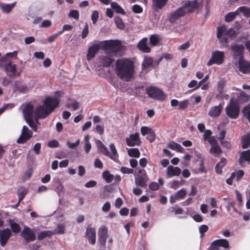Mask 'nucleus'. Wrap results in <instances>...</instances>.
I'll return each mask as SVG.
<instances>
[{"mask_svg": "<svg viewBox=\"0 0 250 250\" xmlns=\"http://www.w3.org/2000/svg\"><path fill=\"white\" fill-rule=\"evenodd\" d=\"M135 184L138 186L144 188L146 186V182L142 176H139L135 180Z\"/></svg>", "mask_w": 250, "mask_h": 250, "instance_id": "obj_42", "label": "nucleus"}, {"mask_svg": "<svg viewBox=\"0 0 250 250\" xmlns=\"http://www.w3.org/2000/svg\"><path fill=\"white\" fill-rule=\"evenodd\" d=\"M109 147L111 151V153H110L109 158L115 161H116L118 159L119 155L115 146L113 143H112L110 144Z\"/></svg>", "mask_w": 250, "mask_h": 250, "instance_id": "obj_33", "label": "nucleus"}, {"mask_svg": "<svg viewBox=\"0 0 250 250\" xmlns=\"http://www.w3.org/2000/svg\"><path fill=\"white\" fill-rule=\"evenodd\" d=\"M99 12L97 10H95L93 12L91 18L93 24L96 23L99 17Z\"/></svg>", "mask_w": 250, "mask_h": 250, "instance_id": "obj_51", "label": "nucleus"}, {"mask_svg": "<svg viewBox=\"0 0 250 250\" xmlns=\"http://www.w3.org/2000/svg\"><path fill=\"white\" fill-rule=\"evenodd\" d=\"M208 229V227L206 225H202L199 227V232L201 234V236L203 237L204 233Z\"/></svg>", "mask_w": 250, "mask_h": 250, "instance_id": "obj_58", "label": "nucleus"}, {"mask_svg": "<svg viewBox=\"0 0 250 250\" xmlns=\"http://www.w3.org/2000/svg\"><path fill=\"white\" fill-rule=\"evenodd\" d=\"M109 237L107 227L102 225L98 231V244L100 250H105V243Z\"/></svg>", "mask_w": 250, "mask_h": 250, "instance_id": "obj_4", "label": "nucleus"}, {"mask_svg": "<svg viewBox=\"0 0 250 250\" xmlns=\"http://www.w3.org/2000/svg\"><path fill=\"white\" fill-rule=\"evenodd\" d=\"M153 62V59L151 57H145L142 64L143 69H147L150 67Z\"/></svg>", "mask_w": 250, "mask_h": 250, "instance_id": "obj_31", "label": "nucleus"}, {"mask_svg": "<svg viewBox=\"0 0 250 250\" xmlns=\"http://www.w3.org/2000/svg\"><path fill=\"white\" fill-rule=\"evenodd\" d=\"M238 9L239 12L243 13L244 16L250 18V7L243 6L239 7Z\"/></svg>", "mask_w": 250, "mask_h": 250, "instance_id": "obj_46", "label": "nucleus"}, {"mask_svg": "<svg viewBox=\"0 0 250 250\" xmlns=\"http://www.w3.org/2000/svg\"><path fill=\"white\" fill-rule=\"evenodd\" d=\"M32 137V132L26 126L22 127L21 135L17 141L18 144H24Z\"/></svg>", "mask_w": 250, "mask_h": 250, "instance_id": "obj_11", "label": "nucleus"}, {"mask_svg": "<svg viewBox=\"0 0 250 250\" xmlns=\"http://www.w3.org/2000/svg\"><path fill=\"white\" fill-rule=\"evenodd\" d=\"M47 115V97L43 100L42 105L38 106L35 111V118L38 123V119L45 118Z\"/></svg>", "mask_w": 250, "mask_h": 250, "instance_id": "obj_10", "label": "nucleus"}, {"mask_svg": "<svg viewBox=\"0 0 250 250\" xmlns=\"http://www.w3.org/2000/svg\"><path fill=\"white\" fill-rule=\"evenodd\" d=\"M238 14V9L234 12H229L225 16V21L229 22L232 21Z\"/></svg>", "mask_w": 250, "mask_h": 250, "instance_id": "obj_41", "label": "nucleus"}, {"mask_svg": "<svg viewBox=\"0 0 250 250\" xmlns=\"http://www.w3.org/2000/svg\"><path fill=\"white\" fill-rule=\"evenodd\" d=\"M10 227L12 231L15 233H18L20 232L21 228L19 224L15 222L12 220H9Z\"/></svg>", "mask_w": 250, "mask_h": 250, "instance_id": "obj_39", "label": "nucleus"}, {"mask_svg": "<svg viewBox=\"0 0 250 250\" xmlns=\"http://www.w3.org/2000/svg\"><path fill=\"white\" fill-rule=\"evenodd\" d=\"M209 152L216 156L220 155L222 153V150L218 144L211 146Z\"/></svg>", "mask_w": 250, "mask_h": 250, "instance_id": "obj_40", "label": "nucleus"}, {"mask_svg": "<svg viewBox=\"0 0 250 250\" xmlns=\"http://www.w3.org/2000/svg\"><path fill=\"white\" fill-rule=\"evenodd\" d=\"M115 23L117 27L121 30L125 29V25L121 18L119 17H115L114 19Z\"/></svg>", "mask_w": 250, "mask_h": 250, "instance_id": "obj_45", "label": "nucleus"}, {"mask_svg": "<svg viewBox=\"0 0 250 250\" xmlns=\"http://www.w3.org/2000/svg\"><path fill=\"white\" fill-rule=\"evenodd\" d=\"M242 112L244 115L247 118L250 123V104L243 108Z\"/></svg>", "mask_w": 250, "mask_h": 250, "instance_id": "obj_49", "label": "nucleus"}, {"mask_svg": "<svg viewBox=\"0 0 250 250\" xmlns=\"http://www.w3.org/2000/svg\"><path fill=\"white\" fill-rule=\"evenodd\" d=\"M80 142V140L78 139L75 143H70V142H67V145L69 148L71 149H75L79 145Z\"/></svg>", "mask_w": 250, "mask_h": 250, "instance_id": "obj_57", "label": "nucleus"}, {"mask_svg": "<svg viewBox=\"0 0 250 250\" xmlns=\"http://www.w3.org/2000/svg\"><path fill=\"white\" fill-rule=\"evenodd\" d=\"M132 11L136 14H140L143 11V8L138 4H135L132 6Z\"/></svg>", "mask_w": 250, "mask_h": 250, "instance_id": "obj_56", "label": "nucleus"}, {"mask_svg": "<svg viewBox=\"0 0 250 250\" xmlns=\"http://www.w3.org/2000/svg\"><path fill=\"white\" fill-rule=\"evenodd\" d=\"M168 147L172 150H176L179 152H183L184 151V148L181 145L173 141H170L169 143Z\"/></svg>", "mask_w": 250, "mask_h": 250, "instance_id": "obj_34", "label": "nucleus"}, {"mask_svg": "<svg viewBox=\"0 0 250 250\" xmlns=\"http://www.w3.org/2000/svg\"><path fill=\"white\" fill-rule=\"evenodd\" d=\"M68 16L69 17L78 20L79 18V12L78 10H72L70 11Z\"/></svg>", "mask_w": 250, "mask_h": 250, "instance_id": "obj_53", "label": "nucleus"}, {"mask_svg": "<svg viewBox=\"0 0 250 250\" xmlns=\"http://www.w3.org/2000/svg\"><path fill=\"white\" fill-rule=\"evenodd\" d=\"M227 159L224 157H222L220 161L218 162L215 166V172L219 174L222 173V168L227 164Z\"/></svg>", "mask_w": 250, "mask_h": 250, "instance_id": "obj_27", "label": "nucleus"}, {"mask_svg": "<svg viewBox=\"0 0 250 250\" xmlns=\"http://www.w3.org/2000/svg\"><path fill=\"white\" fill-rule=\"evenodd\" d=\"M102 177L107 183H110L114 178V176L110 174L108 170L104 171L102 173Z\"/></svg>", "mask_w": 250, "mask_h": 250, "instance_id": "obj_38", "label": "nucleus"}, {"mask_svg": "<svg viewBox=\"0 0 250 250\" xmlns=\"http://www.w3.org/2000/svg\"><path fill=\"white\" fill-rule=\"evenodd\" d=\"M64 231L65 228L63 225H58L56 229V233L58 234H63L64 233Z\"/></svg>", "mask_w": 250, "mask_h": 250, "instance_id": "obj_64", "label": "nucleus"}, {"mask_svg": "<svg viewBox=\"0 0 250 250\" xmlns=\"http://www.w3.org/2000/svg\"><path fill=\"white\" fill-rule=\"evenodd\" d=\"M185 12L182 7H179L175 11L172 12L169 17V21L171 23L176 22V21L180 18L185 16Z\"/></svg>", "mask_w": 250, "mask_h": 250, "instance_id": "obj_19", "label": "nucleus"}, {"mask_svg": "<svg viewBox=\"0 0 250 250\" xmlns=\"http://www.w3.org/2000/svg\"><path fill=\"white\" fill-rule=\"evenodd\" d=\"M240 108L239 104L235 100L234 98H231L229 104L225 108L226 115L230 119H237L240 113Z\"/></svg>", "mask_w": 250, "mask_h": 250, "instance_id": "obj_2", "label": "nucleus"}, {"mask_svg": "<svg viewBox=\"0 0 250 250\" xmlns=\"http://www.w3.org/2000/svg\"><path fill=\"white\" fill-rule=\"evenodd\" d=\"M34 106L29 104H26L24 105L22 110V113L25 120L32 119L33 117Z\"/></svg>", "mask_w": 250, "mask_h": 250, "instance_id": "obj_21", "label": "nucleus"}, {"mask_svg": "<svg viewBox=\"0 0 250 250\" xmlns=\"http://www.w3.org/2000/svg\"><path fill=\"white\" fill-rule=\"evenodd\" d=\"M225 83L222 81H219L217 85V90L220 94L223 93Z\"/></svg>", "mask_w": 250, "mask_h": 250, "instance_id": "obj_60", "label": "nucleus"}, {"mask_svg": "<svg viewBox=\"0 0 250 250\" xmlns=\"http://www.w3.org/2000/svg\"><path fill=\"white\" fill-rule=\"evenodd\" d=\"M168 0H152V7L155 11L163 9Z\"/></svg>", "mask_w": 250, "mask_h": 250, "instance_id": "obj_24", "label": "nucleus"}, {"mask_svg": "<svg viewBox=\"0 0 250 250\" xmlns=\"http://www.w3.org/2000/svg\"><path fill=\"white\" fill-rule=\"evenodd\" d=\"M230 49L234 59H238V60H239L244 58L245 47L243 44L233 43L231 44Z\"/></svg>", "mask_w": 250, "mask_h": 250, "instance_id": "obj_7", "label": "nucleus"}, {"mask_svg": "<svg viewBox=\"0 0 250 250\" xmlns=\"http://www.w3.org/2000/svg\"><path fill=\"white\" fill-rule=\"evenodd\" d=\"M186 194V191L184 188H182L175 193L174 195V199L178 200L184 199Z\"/></svg>", "mask_w": 250, "mask_h": 250, "instance_id": "obj_43", "label": "nucleus"}, {"mask_svg": "<svg viewBox=\"0 0 250 250\" xmlns=\"http://www.w3.org/2000/svg\"><path fill=\"white\" fill-rule=\"evenodd\" d=\"M89 33V27L87 23H85L84 27L82 31V38L84 39H85L88 35Z\"/></svg>", "mask_w": 250, "mask_h": 250, "instance_id": "obj_55", "label": "nucleus"}, {"mask_svg": "<svg viewBox=\"0 0 250 250\" xmlns=\"http://www.w3.org/2000/svg\"><path fill=\"white\" fill-rule=\"evenodd\" d=\"M59 145V143L56 140L50 141L48 143V146L52 148L58 147Z\"/></svg>", "mask_w": 250, "mask_h": 250, "instance_id": "obj_61", "label": "nucleus"}, {"mask_svg": "<svg viewBox=\"0 0 250 250\" xmlns=\"http://www.w3.org/2000/svg\"><path fill=\"white\" fill-rule=\"evenodd\" d=\"M128 155L131 157L139 158L141 153L138 148H131L127 149Z\"/></svg>", "mask_w": 250, "mask_h": 250, "instance_id": "obj_37", "label": "nucleus"}, {"mask_svg": "<svg viewBox=\"0 0 250 250\" xmlns=\"http://www.w3.org/2000/svg\"><path fill=\"white\" fill-rule=\"evenodd\" d=\"M127 145L129 146H139L141 144L139 134L137 132L131 134L128 138L125 139Z\"/></svg>", "mask_w": 250, "mask_h": 250, "instance_id": "obj_13", "label": "nucleus"}, {"mask_svg": "<svg viewBox=\"0 0 250 250\" xmlns=\"http://www.w3.org/2000/svg\"><path fill=\"white\" fill-rule=\"evenodd\" d=\"M244 162H250V149L244 150L240 152L239 163L242 167L245 166Z\"/></svg>", "mask_w": 250, "mask_h": 250, "instance_id": "obj_22", "label": "nucleus"}, {"mask_svg": "<svg viewBox=\"0 0 250 250\" xmlns=\"http://www.w3.org/2000/svg\"><path fill=\"white\" fill-rule=\"evenodd\" d=\"M85 237L87 239L89 243L94 245L96 243V229L92 227L91 225H88L86 228Z\"/></svg>", "mask_w": 250, "mask_h": 250, "instance_id": "obj_12", "label": "nucleus"}, {"mask_svg": "<svg viewBox=\"0 0 250 250\" xmlns=\"http://www.w3.org/2000/svg\"><path fill=\"white\" fill-rule=\"evenodd\" d=\"M242 147L246 149L250 146V133H248L243 136L241 138Z\"/></svg>", "mask_w": 250, "mask_h": 250, "instance_id": "obj_30", "label": "nucleus"}, {"mask_svg": "<svg viewBox=\"0 0 250 250\" xmlns=\"http://www.w3.org/2000/svg\"><path fill=\"white\" fill-rule=\"evenodd\" d=\"M96 144L98 149H100L101 152L104 155L109 157V156L110 155V152H109L106 146L100 140H97Z\"/></svg>", "mask_w": 250, "mask_h": 250, "instance_id": "obj_28", "label": "nucleus"}, {"mask_svg": "<svg viewBox=\"0 0 250 250\" xmlns=\"http://www.w3.org/2000/svg\"><path fill=\"white\" fill-rule=\"evenodd\" d=\"M110 6L112 9L116 13L121 14L122 15L125 14V12L124 10L116 2H112L110 3Z\"/></svg>", "mask_w": 250, "mask_h": 250, "instance_id": "obj_35", "label": "nucleus"}, {"mask_svg": "<svg viewBox=\"0 0 250 250\" xmlns=\"http://www.w3.org/2000/svg\"><path fill=\"white\" fill-rule=\"evenodd\" d=\"M153 130L147 126H142L141 128V132L143 136H145L146 134H148L152 131Z\"/></svg>", "mask_w": 250, "mask_h": 250, "instance_id": "obj_54", "label": "nucleus"}, {"mask_svg": "<svg viewBox=\"0 0 250 250\" xmlns=\"http://www.w3.org/2000/svg\"><path fill=\"white\" fill-rule=\"evenodd\" d=\"M148 96L156 100L163 101L165 100L166 96L164 92L156 87H149L146 89Z\"/></svg>", "mask_w": 250, "mask_h": 250, "instance_id": "obj_6", "label": "nucleus"}, {"mask_svg": "<svg viewBox=\"0 0 250 250\" xmlns=\"http://www.w3.org/2000/svg\"><path fill=\"white\" fill-rule=\"evenodd\" d=\"M239 70L244 74L250 73V62L245 60L244 58L238 61Z\"/></svg>", "mask_w": 250, "mask_h": 250, "instance_id": "obj_15", "label": "nucleus"}, {"mask_svg": "<svg viewBox=\"0 0 250 250\" xmlns=\"http://www.w3.org/2000/svg\"><path fill=\"white\" fill-rule=\"evenodd\" d=\"M21 236L27 242L33 241L35 239V235L29 227H25L21 233Z\"/></svg>", "mask_w": 250, "mask_h": 250, "instance_id": "obj_16", "label": "nucleus"}, {"mask_svg": "<svg viewBox=\"0 0 250 250\" xmlns=\"http://www.w3.org/2000/svg\"><path fill=\"white\" fill-rule=\"evenodd\" d=\"M16 3V2L9 4L0 2V8L3 13L9 14L15 7Z\"/></svg>", "mask_w": 250, "mask_h": 250, "instance_id": "obj_25", "label": "nucleus"}, {"mask_svg": "<svg viewBox=\"0 0 250 250\" xmlns=\"http://www.w3.org/2000/svg\"><path fill=\"white\" fill-rule=\"evenodd\" d=\"M117 75L122 80L129 82L132 78L134 67L133 62L128 59H119L116 62Z\"/></svg>", "mask_w": 250, "mask_h": 250, "instance_id": "obj_1", "label": "nucleus"}, {"mask_svg": "<svg viewBox=\"0 0 250 250\" xmlns=\"http://www.w3.org/2000/svg\"><path fill=\"white\" fill-rule=\"evenodd\" d=\"M203 2V0H188L181 7L185 11L186 14L191 13L199 8Z\"/></svg>", "mask_w": 250, "mask_h": 250, "instance_id": "obj_5", "label": "nucleus"}, {"mask_svg": "<svg viewBox=\"0 0 250 250\" xmlns=\"http://www.w3.org/2000/svg\"><path fill=\"white\" fill-rule=\"evenodd\" d=\"M27 192V188H21L18 192L19 203H20L24 197Z\"/></svg>", "mask_w": 250, "mask_h": 250, "instance_id": "obj_48", "label": "nucleus"}, {"mask_svg": "<svg viewBox=\"0 0 250 250\" xmlns=\"http://www.w3.org/2000/svg\"><path fill=\"white\" fill-rule=\"evenodd\" d=\"M26 123L28 124V125L30 126V127L35 131H37V125H36V123H37L36 121L33 120L32 119H29V120H25Z\"/></svg>", "mask_w": 250, "mask_h": 250, "instance_id": "obj_52", "label": "nucleus"}, {"mask_svg": "<svg viewBox=\"0 0 250 250\" xmlns=\"http://www.w3.org/2000/svg\"><path fill=\"white\" fill-rule=\"evenodd\" d=\"M181 173V169L177 167L172 165L168 166L167 168V177L171 178L174 176H178Z\"/></svg>", "mask_w": 250, "mask_h": 250, "instance_id": "obj_20", "label": "nucleus"}, {"mask_svg": "<svg viewBox=\"0 0 250 250\" xmlns=\"http://www.w3.org/2000/svg\"><path fill=\"white\" fill-rule=\"evenodd\" d=\"M68 102L66 104V106L69 109H72L73 110H76L79 108V103L75 100L69 98Z\"/></svg>", "mask_w": 250, "mask_h": 250, "instance_id": "obj_29", "label": "nucleus"}, {"mask_svg": "<svg viewBox=\"0 0 250 250\" xmlns=\"http://www.w3.org/2000/svg\"><path fill=\"white\" fill-rule=\"evenodd\" d=\"M149 188L152 190H157L159 189V184L157 182H151L149 186Z\"/></svg>", "mask_w": 250, "mask_h": 250, "instance_id": "obj_63", "label": "nucleus"}, {"mask_svg": "<svg viewBox=\"0 0 250 250\" xmlns=\"http://www.w3.org/2000/svg\"><path fill=\"white\" fill-rule=\"evenodd\" d=\"M114 62V59L111 56H102L100 59V63L104 67H109Z\"/></svg>", "mask_w": 250, "mask_h": 250, "instance_id": "obj_23", "label": "nucleus"}, {"mask_svg": "<svg viewBox=\"0 0 250 250\" xmlns=\"http://www.w3.org/2000/svg\"><path fill=\"white\" fill-rule=\"evenodd\" d=\"M148 39L145 37L141 40L137 44V48L143 53H148L151 49L147 44Z\"/></svg>", "mask_w": 250, "mask_h": 250, "instance_id": "obj_17", "label": "nucleus"}, {"mask_svg": "<svg viewBox=\"0 0 250 250\" xmlns=\"http://www.w3.org/2000/svg\"><path fill=\"white\" fill-rule=\"evenodd\" d=\"M12 235L9 229H5L0 232V244L1 246L4 247Z\"/></svg>", "mask_w": 250, "mask_h": 250, "instance_id": "obj_18", "label": "nucleus"}, {"mask_svg": "<svg viewBox=\"0 0 250 250\" xmlns=\"http://www.w3.org/2000/svg\"><path fill=\"white\" fill-rule=\"evenodd\" d=\"M121 171L124 174H132L133 173V169L126 167H122Z\"/></svg>", "mask_w": 250, "mask_h": 250, "instance_id": "obj_62", "label": "nucleus"}, {"mask_svg": "<svg viewBox=\"0 0 250 250\" xmlns=\"http://www.w3.org/2000/svg\"><path fill=\"white\" fill-rule=\"evenodd\" d=\"M159 42V38L156 35H152L149 38V43L151 46L154 47L157 45Z\"/></svg>", "mask_w": 250, "mask_h": 250, "instance_id": "obj_44", "label": "nucleus"}, {"mask_svg": "<svg viewBox=\"0 0 250 250\" xmlns=\"http://www.w3.org/2000/svg\"><path fill=\"white\" fill-rule=\"evenodd\" d=\"M226 35L229 36L230 38L235 37L236 35V32L234 29L230 28L227 30Z\"/></svg>", "mask_w": 250, "mask_h": 250, "instance_id": "obj_59", "label": "nucleus"}, {"mask_svg": "<svg viewBox=\"0 0 250 250\" xmlns=\"http://www.w3.org/2000/svg\"><path fill=\"white\" fill-rule=\"evenodd\" d=\"M214 244H217L219 248L222 247L225 249H228L229 246V241L225 239L216 240L214 241Z\"/></svg>", "mask_w": 250, "mask_h": 250, "instance_id": "obj_36", "label": "nucleus"}, {"mask_svg": "<svg viewBox=\"0 0 250 250\" xmlns=\"http://www.w3.org/2000/svg\"><path fill=\"white\" fill-rule=\"evenodd\" d=\"M227 28L225 25H222L217 27V37L218 38H220V36H223V35H226V33L227 31Z\"/></svg>", "mask_w": 250, "mask_h": 250, "instance_id": "obj_47", "label": "nucleus"}, {"mask_svg": "<svg viewBox=\"0 0 250 250\" xmlns=\"http://www.w3.org/2000/svg\"><path fill=\"white\" fill-rule=\"evenodd\" d=\"M222 107L221 104L218 106H213L208 112V115L211 117H216L219 116L221 112Z\"/></svg>", "mask_w": 250, "mask_h": 250, "instance_id": "obj_26", "label": "nucleus"}, {"mask_svg": "<svg viewBox=\"0 0 250 250\" xmlns=\"http://www.w3.org/2000/svg\"><path fill=\"white\" fill-rule=\"evenodd\" d=\"M189 101L188 100H185L184 101H181L179 103V107L178 109L180 110H183L186 109L188 105Z\"/></svg>", "mask_w": 250, "mask_h": 250, "instance_id": "obj_50", "label": "nucleus"}, {"mask_svg": "<svg viewBox=\"0 0 250 250\" xmlns=\"http://www.w3.org/2000/svg\"><path fill=\"white\" fill-rule=\"evenodd\" d=\"M101 44L103 50L112 53H118L122 49L121 42L119 40L105 41L101 42Z\"/></svg>", "mask_w": 250, "mask_h": 250, "instance_id": "obj_3", "label": "nucleus"}, {"mask_svg": "<svg viewBox=\"0 0 250 250\" xmlns=\"http://www.w3.org/2000/svg\"><path fill=\"white\" fill-rule=\"evenodd\" d=\"M4 68L7 74L11 76L13 75L16 71V65L11 63L10 62L5 63Z\"/></svg>", "mask_w": 250, "mask_h": 250, "instance_id": "obj_32", "label": "nucleus"}, {"mask_svg": "<svg viewBox=\"0 0 250 250\" xmlns=\"http://www.w3.org/2000/svg\"><path fill=\"white\" fill-rule=\"evenodd\" d=\"M101 48H102L101 42L100 43H95L90 46L88 48L87 53L86 54V59L88 61L92 60L94 58L95 55L98 52Z\"/></svg>", "mask_w": 250, "mask_h": 250, "instance_id": "obj_14", "label": "nucleus"}, {"mask_svg": "<svg viewBox=\"0 0 250 250\" xmlns=\"http://www.w3.org/2000/svg\"><path fill=\"white\" fill-rule=\"evenodd\" d=\"M225 53L223 51L217 50L212 53L211 58L207 63L208 66H211L213 64L220 65L224 61Z\"/></svg>", "mask_w": 250, "mask_h": 250, "instance_id": "obj_8", "label": "nucleus"}, {"mask_svg": "<svg viewBox=\"0 0 250 250\" xmlns=\"http://www.w3.org/2000/svg\"><path fill=\"white\" fill-rule=\"evenodd\" d=\"M60 92L58 91L55 92V97L48 96V116L59 106L60 102Z\"/></svg>", "mask_w": 250, "mask_h": 250, "instance_id": "obj_9", "label": "nucleus"}]
</instances>
